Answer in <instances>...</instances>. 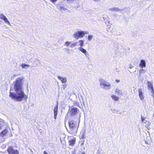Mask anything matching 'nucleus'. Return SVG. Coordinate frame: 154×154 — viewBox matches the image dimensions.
I'll use <instances>...</instances> for the list:
<instances>
[{"mask_svg":"<svg viewBox=\"0 0 154 154\" xmlns=\"http://www.w3.org/2000/svg\"><path fill=\"white\" fill-rule=\"evenodd\" d=\"M147 122V121L146 120H145L143 122H144V123H146Z\"/></svg>","mask_w":154,"mask_h":154,"instance_id":"nucleus-42","label":"nucleus"},{"mask_svg":"<svg viewBox=\"0 0 154 154\" xmlns=\"http://www.w3.org/2000/svg\"><path fill=\"white\" fill-rule=\"evenodd\" d=\"M93 37V36L92 35H89L88 36V40L89 41H91V39H92Z\"/></svg>","mask_w":154,"mask_h":154,"instance_id":"nucleus-24","label":"nucleus"},{"mask_svg":"<svg viewBox=\"0 0 154 154\" xmlns=\"http://www.w3.org/2000/svg\"><path fill=\"white\" fill-rule=\"evenodd\" d=\"M79 109L76 107H70L67 113V116L70 117H74L77 114Z\"/></svg>","mask_w":154,"mask_h":154,"instance_id":"nucleus-3","label":"nucleus"},{"mask_svg":"<svg viewBox=\"0 0 154 154\" xmlns=\"http://www.w3.org/2000/svg\"><path fill=\"white\" fill-rule=\"evenodd\" d=\"M68 124L70 130V133H76L79 127V124L72 119H69L68 121Z\"/></svg>","mask_w":154,"mask_h":154,"instance_id":"nucleus-2","label":"nucleus"},{"mask_svg":"<svg viewBox=\"0 0 154 154\" xmlns=\"http://www.w3.org/2000/svg\"><path fill=\"white\" fill-rule=\"evenodd\" d=\"M147 87L149 88V89L151 88H153V85L152 84L151 82H147Z\"/></svg>","mask_w":154,"mask_h":154,"instance_id":"nucleus-17","label":"nucleus"},{"mask_svg":"<svg viewBox=\"0 0 154 154\" xmlns=\"http://www.w3.org/2000/svg\"><path fill=\"white\" fill-rule=\"evenodd\" d=\"M0 18L3 19L5 22L8 24L11 25L10 22L8 20L6 16L4 14H0Z\"/></svg>","mask_w":154,"mask_h":154,"instance_id":"nucleus-9","label":"nucleus"},{"mask_svg":"<svg viewBox=\"0 0 154 154\" xmlns=\"http://www.w3.org/2000/svg\"><path fill=\"white\" fill-rule=\"evenodd\" d=\"M76 152V149H75L74 151H72V153H73V154H75V153Z\"/></svg>","mask_w":154,"mask_h":154,"instance_id":"nucleus-30","label":"nucleus"},{"mask_svg":"<svg viewBox=\"0 0 154 154\" xmlns=\"http://www.w3.org/2000/svg\"><path fill=\"white\" fill-rule=\"evenodd\" d=\"M150 90H151V92L152 93V96L153 97V98L154 99V90L153 89V88H151L149 89Z\"/></svg>","mask_w":154,"mask_h":154,"instance_id":"nucleus-23","label":"nucleus"},{"mask_svg":"<svg viewBox=\"0 0 154 154\" xmlns=\"http://www.w3.org/2000/svg\"><path fill=\"white\" fill-rule=\"evenodd\" d=\"M83 148V149H85L84 147H83V148Z\"/></svg>","mask_w":154,"mask_h":154,"instance_id":"nucleus-50","label":"nucleus"},{"mask_svg":"<svg viewBox=\"0 0 154 154\" xmlns=\"http://www.w3.org/2000/svg\"><path fill=\"white\" fill-rule=\"evenodd\" d=\"M57 78L59 79L63 83H65L66 82L67 80L66 77H62L60 76H57Z\"/></svg>","mask_w":154,"mask_h":154,"instance_id":"nucleus-14","label":"nucleus"},{"mask_svg":"<svg viewBox=\"0 0 154 154\" xmlns=\"http://www.w3.org/2000/svg\"><path fill=\"white\" fill-rule=\"evenodd\" d=\"M84 136L83 135H82V138H84Z\"/></svg>","mask_w":154,"mask_h":154,"instance_id":"nucleus-44","label":"nucleus"},{"mask_svg":"<svg viewBox=\"0 0 154 154\" xmlns=\"http://www.w3.org/2000/svg\"><path fill=\"white\" fill-rule=\"evenodd\" d=\"M141 118L142 122H143L145 120V118L143 117V116L142 115H141Z\"/></svg>","mask_w":154,"mask_h":154,"instance_id":"nucleus-28","label":"nucleus"},{"mask_svg":"<svg viewBox=\"0 0 154 154\" xmlns=\"http://www.w3.org/2000/svg\"><path fill=\"white\" fill-rule=\"evenodd\" d=\"M115 93L118 95H122L123 94L122 91L118 88L116 89L115 91Z\"/></svg>","mask_w":154,"mask_h":154,"instance_id":"nucleus-10","label":"nucleus"},{"mask_svg":"<svg viewBox=\"0 0 154 154\" xmlns=\"http://www.w3.org/2000/svg\"><path fill=\"white\" fill-rule=\"evenodd\" d=\"M69 53V51H68L67 53Z\"/></svg>","mask_w":154,"mask_h":154,"instance_id":"nucleus-48","label":"nucleus"},{"mask_svg":"<svg viewBox=\"0 0 154 154\" xmlns=\"http://www.w3.org/2000/svg\"><path fill=\"white\" fill-rule=\"evenodd\" d=\"M74 104L75 105H76L78 106V107H79L80 108H81V106H79V103L78 102H75L74 103Z\"/></svg>","mask_w":154,"mask_h":154,"instance_id":"nucleus-25","label":"nucleus"},{"mask_svg":"<svg viewBox=\"0 0 154 154\" xmlns=\"http://www.w3.org/2000/svg\"><path fill=\"white\" fill-rule=\"evenodd\" d=\"M23 78L19 77L14 82V89L15 93L10 92L9 96L14 100L21 101L24 100L26 101L28 97L24 93L23 89Z\"/></svg>","mask_w":154,"mask_h":154,"instance_id":"nucleus-1","label":"nucleus"},{"mask_svg":"<svg viewBox=\"0 0 154 154\" xmlns=\"http://www.w3.org/2000/svg\"><path fill=\"white\" fill-rule=\"evenodd\" d=\"M103 20H105L106 19V17H103Z\"/></svg>","mask_w":154,"mask_h":154,"instance_id":"nucleus-41","label":"nucleus"},{"mask_svg":"<svg viewBox=\"0 0 154 154\" xmlns=\"http://www.w3.org/2000/svg\"><path fill=\"white\" fill-rule=\"evenodd\" d=\"M35 66H34V65H33L32 66V67H34Z\"/></svg>","mask_w":154,"mask_h":154,"instance_id":"nucleus-47","label":"nucleus"},{"mask_svg":"<svg viewBox=\"0 0 154 154\" xmlns=\"http://www.w3.org/2000/svg\"><path fill=\"white\" fill-rule=\"evenodd\" d=\"M21 66L22 67L24 68H27L28 67H29L30 66L29 65H27L25 64H23L21 65Z\"/></svg>","mask_w":154,"mask_h":154,"instance_id":"nucleus-20","label":"nucleus"},{"mask_svg":"<svg viewBox=\"0 0 154 154\" xmlns=\"http://www.w3.org/2000/svg\"><path fill=\"white\" fill-rule=\"evenodd\" d=\"M44 154H48L47 152L46 151H44L43 152Z\"/></svg>","mask_w":154,"mask_h":154,"instance_id":"nucleus-38","label":"nucleus"},{"mask_svg":"<svg viewBox=\"0 0 154 154\" xmlns=\"http://www.w3.org/2000/svg\"><path fill=\"white\" fill-rule=\"evenodd\" d=\"M133 66H132V65L131 64H130L129 65V68L131 69L133 67Z\"/></svg>","mask_w":154,"mask_h":154,"instance_id":"nucleus-31","label":"nucleus"},{"mask_svg":"<svg viewBox=\"0 0 154 154\" xmlns=\"http://www.w3.org/2000/svg\"><path fill=\"white\" fill-rule=\"evenodd\" d=\"M81 97L82 99V103H83V105L84 106L85 102H84V101L83 100V96H81Z\"/></svg>","mask_w":154,"mask_h":154,"instance_id":"nucleus-29","label":"nucleus"},{"mask_svg":"<svg viewBox=\"0 0 154 154\" xmlns=\"http://www.w3.org/2000/svg\"><path fill=\"white\" fill-rule=\"evenodd\" d=\"M116 81L117 82H120V80H118V79H116Z\"/></svg>","mask_w":154,"mask_h":154,"instance_id":"nucleus-37","label":"nucleus"},{"mask_svg":"<svg viewBox=\"0 0 154 154\" xmlns=\"http://www.w3.org/2000/svg\"><path fill=\"white\" fill-rule=\"evenodd\" d=\"M144 70L143 69H140V70H139V71H140V73H139V74H140V75L141 73H143L144 72Z\"/></svg>","mask_w":154,"mask_h":154,"instance_id":"nucleus-27","label":"nucleus"},{"mask_svg":"<svg viewBox=\"0 0 154 154\" xmlns=\"http://www.w3.org/2000/svg\"><path fill=\"white\" fill-rule=\"evenodd\" d=\"M75 138L72 139L69 141V145L73 146L75 144Z\"/></svg>","mask_w":154,"mask_h":154,"instance_id":"nucleus-13","label":"nucleus"},{"mask_svg":"<svg viewBox=\"0 0 154 154\" xmlns=\"http://www.w3.org/2000/svg\"><path fill=\"white\" fill-rule=\"evenodd\" d=\"M99 81L100 85L102 88H104L106 89L110 88L111 85L109 83L105 81L103 79H101L99 80Z\"/></svg>","mask_w":154,"mask_h":154,"instance_id":"nucleus-4","label":"nucleus"},{"mask_svg":"<svg viewBox=\"0 0 154 154\" xmlns=\"http://www.w3.org/2000/svg\"><path fill=\"white\" fill-rule=\"evenodd\" d=\"M84 36V31H78L73 35L74 37L77 39H78L80 37H82Z\"/></svg>","mask_w":154,"mask_h":154,"instance_id":"nucleus-5","label":"nucleus"},{"mask_svg":"<svg viewBox=\"0 0 154 154\" xmlns=\"http://www.w3.org/2000/svg\"><path fill=\"white\" fill-rule=\"evenodd\" d=\"M71 43V42H65V45L67 46H69Z\"/></svg>","mask_w":154,"mask_h":154,"instance_id":"nucleus-26","label":"nucleus"},{"mask_svg":"<svg viewBox=\"0 0 154 154\" xmlns=\"http://www.w3.org/2000/svg\"><path fill=\"white\" fill-rule=\"evenodd\" d=\"M8 153L9 154H19V152L17 150H15L12 147H8L7 149Z\"/></svg>","mask_w":154,"mask_h":154,"instance_id":"nucleus-6","label":"nucleus"},{"mask_svg":"<svg viewBox=\"0 0 154 154\" xmlns=\"http://www.w3.org/2000/svg\"><path fill=\"white\" fill-rule=\"evenodd\" d=\"M63 88L64 89L66 87V85L65 84H64L63 85Z\"/></svg>","mask_w":154,"mask_h":154,"instance_id":"nucleus-33","label":"nucleus"},{"mask_svg":"<svg viewBox=\"0 0 154 154\" xmlns=\"http://www.w3.org/2000/svg\"><path fill=\"white\" fill-rule=\"evenodd\" d=\"M35 61H36V62H39H39H40V60H38V59H36V60H35Z\"/></svg>","mask_w":154,"mask_h":154,"instance_id":"nucleus-36","label":"nucleus"},{"mask_svg":"<svg viewBox=\"0 0 154 154\" xmlns=\"http://www.w3.org/2000/svg\"><path fill=\"white\" fill-rule=\"evenodd\" d=\"M139 95L140 100H143L144 99V97L143 95L142 90L141 89H140L139 90Z\"/></svg>","mask_w":154,"mask_h":154,"instance_id":"nucleus-12","label":"nucleus"},{"mask_svg":"<svg viewBox=\"0 0 154 154\" xmlns=\"http://www.w3.org/2000/svg\"><path fill=\"white\" fill-rule=\"evenodd\" d=\"M84 35H85V34H88V32L84 31Z\"/></svg>","mask_w":154,"mask_h":154,"instance_id":"nucleus-35","label":"nucleus"},{"mask_svg":"<svg viewBox=\"0 0 154 154\" xmlns=\"http://www.w3.org/2000/svg\"><path fill=\"white\" fill-rule=\"evenodd\" d=\"M78 42H79V45H80V47H82L83 46L84 42L82 40H79Z\"/></svg>","mask_w":154,"mask_h":154,"instance_id":"nucleus-22","label":"nucleus"},{"mask_svg":"<svg viewBox=\"0 0 154 154\" xmlns=\"http://www.w3.org/2000/svg\"><path fill=\"white\" fill-rule=\"evenodd\" d=\"M63 49H66V50L69 51V49L68 48H65Z\"/></svg>","mask_w":154,"mask_h":154,"instance_id":"nucleus-43","label":"nucleus"},{"mask_svg":"<svg viewBox=\"0 0 154 154\" xmlns=\"http://www.w3.org/2000/svg\"><path fill=\"white\" fill-rule=\"evenodd\" d=\"M60 10L61 11H66L67 12L69 11V10H68L67 8H65L62 6L60 7Z\"/></svg>","mask_w":154,"mask_h":154,"instance_id":"nucleus-19","label":"nucleus"},{"mask_svg":"<svg viewBox=\"0 0 154 154\" xmlns=\"http://www.w3.org/2000/svg\"><path fill=\"white\" fill-rule=\"evenodd\" d=\"M69 53V51H68L67 53Z\"/></svg>","mask_w":154,"mask_h":154,"instance_id":"nucleus-49","label":"nucleus"},{"mask_svg":"<svg viewBox=\"0 0 154 154\" xmlns=\"http://www.w3.org/2000/svg\"><path fill=\"white\" fill-rule=\"evenodd\" d=\"M51 1L53 2V3H54L55 2H56L57 0H50Z\"/></svg>","mask_w":154,"mask_h":154,"instance_id":"nucleus-32","label":"nucleus"},{"mask_svg":"<svg viewBox=\"0 0 154 154\" xmlns=\"http://www.w3.org/2000/svg\"><path fill=\"white\" fill-rule=\"evenodd\" d=\"M146 63L145 61L143 60H140V63L139 64V66L141 68H143L146 66Z\"/></svg>","mask_w":154,"mask_h":154,"instance_id":"nucleus-11","label":"nucleus"},{"mask_svg":"<svg viewBox=\"0 0 154 154\" xmlns=\"http://www.w3.org/2000/svg\"><path fill=\"white\" fill-rule=\"evenodd\" d=\"M94 2H97L99 1L100 0H93Z\"/></svg>","mask_w":154,"mask_h":154,"instance_id":"nucleus-39","label":"nucleus"},{"mask_svg":"<svg viewBox=\"0 0 154 154\" xmlns=\"http://www.w3.org/2000/svg\"><path fill=\"white\" fill-rule=\"evenodd\" d=\"M79 154H80V153H79Z\"/></svg>","mask_w":154,"mask_h":154,"instance_id":"nucleus-51","label":"nucleus"},{"mask_svg":"<svg viewBox=\"0 0 154 154\" xmlns=\"http://www.w3.org/2000/svg\"><path fill=\"white\" fill-rule=\"evenodd\" d=\"M145 143L147 144H149V142L147 140H145Z\"/></svg>","mask_w":154,"mask_h":154,"instance_id":"nucleus-34","label":"nucleus"},{"mask_svg":"<svg viewBox=\"0 0 154 154\" xmlns=\"http://www.w3.org/2000/svg\"><path fill=\"white\" fill-rule=\"evenodd\" d=\"M81 154H85V152H83Z\"/></svg>","mask_w":154,"mask_h":154,"instance_id":"nucleus-46","label":"nucleus"},{"mask_svg":"<svg viewBox=\"0 0 154 154\" xmlns=\"http://www.w3.org/2000/svg\"><path fill=\"white\" fill-rule=\"evenodd\" d=\"M82 141V143H81V145H83L84 144V141L83 140V141Z\"/></svg>","mask_w":154,"mask_h":154,"instance_id":"nucleus-40","label":"nucleus"},{"mask_svg":"<svg viewBox=\"0 0 154 154\" xmlns=\"http://www.w3.org/2000/svg\"><path fill=\"white\" fill-rule=\"evenodd\" d=\"M58 109V103L56 104V106L54 107V118L55 119H56L57 118V114Z\"/></svg>","mask_w":154,"mask_h":154,"instance_id":"nucleus-8","label":"nucleus"},{"mask_svg":"<svg viewBox=\"0 0 154 154\" xmlns=\"http://www.w3.org/2000/svg\"><path fill=\"white\" fill-rule=\"evenodd\" d=\"M109 10L111 11H120V10L117 7H114L112 8H110L109 9Z\"/></svg>","mask_w":154,"mask_h":154,"instance_id":"nucleus-16","label":"nucleus"},{"mask_svg":"<svg viewBox=\"0 0 154 154\" xmlns=\"http://www.w3.org/2000/svg\"><path fill=\"white\" fill-rule=\"evenodd\" d=\"M78 42H74L70 46V47L71 48H73L75 46Z\"/></svg>","mask_w":154,"mask_h":154,"instance_id":"nucleus-21","label":"nucleus"},{"mask_svg":"<svg viewBox=\"0 0 154 154\" xmlns=\"http://www.w3.org/2000/svg\"><path fill=\"white\" fill-rule=\"evenodd\" d=\"M2 126V125L0 124V129H1Z\"/></svg>","mask_w":154,"mask_h":154,"instance_id":"nucleus-45","label":"nucleus"},{"mask_svg":"<svg viewBox=\"0 0 154 154\" xmlns=\"http://www.w3.org/2000/svg\"><path fill=\"white\" fill-rule=\"evenodd\" d=\"M111 97L112 99L115 100V101H118L119 100V97L114 95H112L111 96Z\"/></svg>","mask_w":154,"mask_h":154,"instance_id":"nucleus-18","label":"nucleus"},{"mask_svg":"<svg viewBox=\"0 0 154 154\" xmlns=\"http://www.w3.org/2000/svg\"><path fill=\"white\" fill-rule=\"evenodd\" d=\"M8 131L7 130L5 129L3 131L0 133V135L2 137H3L8 133Z\"/></svg>","mask_w":154,"mask_h":154,"instance_id":"nucleus-15","label":"nucleus"},{"mask_svg":"<svg viewBox=\"0 0 154 154\" xmlns=\"http://www.w3.org/2000/svg\"><path fill=\"white\" fill-rule=\"evenodd\" d=\"M79 50L81 52L84 53L85 56L88 58V60L89 59V54L87 51L84 48L81 47H80L79 48Z\"/></svg>","mask_w":154,"mask_h":154,"instance_id":"nucleus-7","label":"nucleus"}]
</instances>
